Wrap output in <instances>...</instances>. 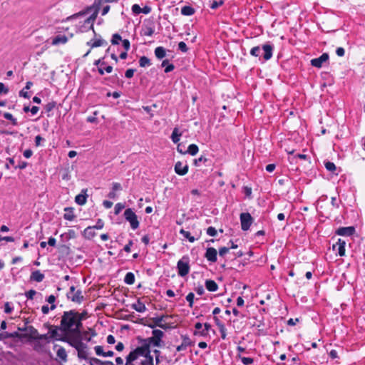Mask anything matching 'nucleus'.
<instances>
[{
	"mask_svg": "<svg viewBox=\"0 0 365 365\" xmlns=\"http://www.w3.org/2000/svg\"><path fill=\"white\" fill-rule=\"evenodd\" d=\"M76 311L75 309L63 312L60 324L61 328L66 331V334L69 333L71 329L76 324Z\"/></svg>",
	"mask_w": 365,
	"mask_h": 365,
	"instance_id": "f257e3e1",
	"label": "nucleus"
},
{
	"mask_svg": "<svg viewBox=\"0 0 365 365\" xmlns=\"http://www.w3.org/2000/svg\"><path fill=\"white\" fill-rule=\"evenodd\" d=\"M44 326L48 329V334L52 341H60L63 342V337H66V331L61 328V325H51L44 324Z\"/></svg>",
	"mask_w": 365,
	"mask_h": 365,
	"instance_id": "f03ea898",
	"label": "nucleus"
},
{
	"mask_svg": "<svg viewBox=\"0 0 365 365\" xmlns=\"http://www.w3.org/2000/svg\"><path fill=\"white\" fill-rule=\"evenodd\" d=\"M190 258L188 256H183L177 263L178 273L180 277L186 276L190 272Z\"/></svg>",
	"mask_w": 365,
	"mask_h": 365,
	"instance_id": "7ed1b4c3",
	"label": "nucleus"
},
{
	"mask_svg": "<svg viewBox=\"0 0 365 365\" xmlns=\"http://www.w3.org/2000/svg\"><path fill=\"white\" fill-rule=\"evenodd\" d=\"M124 217L126 221L130 223V227L133 230H136L139 227L140 222L138 217L132 208H127L124 212Z\"/></svg>",
	"mask_w": 365,
	"mask_h": 365,
	"instance_id": "20e7f679",
	"label": "nucleus"
},
{
	"mask_svg": "<svg viewBox=\"0 0 365 365\" xmlns=\"http://www.w3.org/2000/svg\"><path fill=\"white\" fill-rule=\"evenodd\" d=\"M83 334L66 333V337H63V342L68 344L71 346L76 349L77 346L83 341Z\"/></svg>",
	"mask_w": 365,
	"mask_h": 365,
	"instance_id": "39448f33",
	"label": "nucleus"
},
{
	"mask_svg": "<svg viewBox=\"0 0 365 365\" xmlns=\"http://www.w3.org/2000/svg\"><path fill=\"white\" fill-rule=\"evenodd\" d=\"M241 228L243 231H247L250 229L253 222V218L249 212H242L240 215Z\"/></svg>",
	"mask_w": 365,
	"mask_h": 365,
	"instance_id": "423d86ee",
	"label": "nucleus"
},
{
	"mask_svg": "<svg viewBox=\"0 0 365 365\" xmlns=\"http://www.w3.org/2000/svg\"><path fill=\"white\" fill-rule=\"evenodd\" d=\"M170 316L168 315H161L160 317H153L150 319L152 321V323H143L141 322L144 326H147L151 329H154L155 327H160V326L163 324V322L165 321V319L169 318Z\"/></svg>",
	"mask_w": 365,
	"mask_h": 365,
	"instance_id": "0eeeda50",
	"label": "nucleus"
},
{
	"mask_svg": "<svg viewBox=\"0 0 365 365\" xmlns=\"http://www.w3.org/2000/svg\"><path fill=\"white\" fill-rule=\"evenodd\" d=\"M329 54L324 53L319 57L312 59L311 65L316 68H321L322 64L329 60Z\"/></svg>",
	"mask_w": 365,
	"mask_h": 365,
	"instance_id": "6e6552de",
	"label": "nucleus"
},
{
	"mask_svg": "<svg viewBox=\"0 0 365 365\" xmlns=\"http://www.w3.org/2000/svg\"><path fill=\"white\" fill-rule=\"evenodd\" d=\"M136 339L138 343H144L145 345H148V349H150L151 346L156 347V345L159 343V340L153 336L144 339L140 336H138Z\"/></svg>",
	"mask_w": 365,
	"mask_h": 365,
	"instance_id": "1a4fd4ad",
	"label": "nucleus"
},
{
	"mask_svg": "<svg viewBox=\"0 0 365 365\" xmlns=\"http://www.w3.org/2000/svg\"><path fill=\"white\" fill-rule=\"evenodd\" d=\"M262 49L263 50V58L264 61H268L272 57L274 46L269 43H267L262 46Z\"/></svg>",
	"mask_w": 365,
	"mask_h": 365,
	"instance_id": "9d476101",
	"label": "nucleus"
},
{
	"mask_svg": "<svg viewBox=\"0 0 365 365\" xmlns=\"http://www.w3.org/2000/svg\"><path fill=\"white\" fill-rule=\"evenodd\" d=\"M205 257L210 262H215L217 260V252L214 247H207L205 253Z\"/></svg>",
	"mask_w": 365,
	"mask_h": 365,
	"instance_id": "9b49d317",
	"label": "nucleus"
},
{
	"mask_svg": "<svg viewBox=\"0 0 365 365\" xmlns=\"http://www.w3.org/2000/svg\"><path fill=\"white\" fill-rule=\"evenodd\" d=\"M67 299L77 304H81L85 299L84 296L82 294L81 289H77L71 296L67 295Z\"/></svg>",
	"mask_w": 365,
	"mask_h": 365,
	"instance_id": "f8f14e48",
	"label": "nucleus"
},
{
	"mask_svg": "<svg viewBox=\"0 0 365 365\" xmlns=\"http://www.w3.org/2000/svg\"><path fill=\"white\" fill-rule=\"evenodd\" d=\"M354 232L355 227L353 226L341 227L336 231V234L340 236H351Z\"/></svg>",
	"mask_w": 365,
	"mask_h": 365,
	"instance_id": "ddd939ff",
	"label": "nucleus"
},
{
	"mask_svg": "<svg viewBox=\"0 0 365 365\" xmlns=\"http://www.w3.org/2000/svg\"><path fill=\"white\" fill-rule=\"evenodd\" d=\"M27 332L24 334V335H26V338L28 339L29 341H32L33 340H36V336L38 334V330L34 328L33 326H28Z\"/></svg>",
	"mask_w": 365,
	"mask_h": 365,
	"instance_id": "4468645a",
	"label": "nucleus"
},
{
	"mask_svg": "<svg viewBox=\"0 0 365 365\" xmlns=\"http://www.w3.org/2000/svg\"><path fill=\"white\" fill-rule=\"evenodd\" d=\"M175 172L179 175H185L188 172V165H185L180 161H178L175 165Z\"/></svg>",
	"mask_w": 365,
	"mask_h": 365,
	"instance_id": "2eb2a0df",
	"label": "nucleus"
},
{
	"mask_svg": "<svg viewBox=\"0 0 365 365\" xmlns=\"http://www.w3.org/2000/svg\"><path fill=\"white\" fill-rule=\"evenodd\" d=\"M141 346H138L135 349L138 356H145L148 353H151L150 349H148V345H145L144 343H140Z\"/></svg>",
	"mask_w": 365,
	"mask_h": 365,
	"instance_id": "dca6fc26",
	"label": "nucleus"
},
{
	"mask_svg": "<svg viewBox=\"0 0 365 365\" xmlns=\"http://www.w3.org/2000/svg\"><path fill=\"white\" fill-rule=\"evenodd\" d=\"M87 190L83 189L81 192L76 196L75 202L79 205H83L86 202L88 195L86 194Z\"/></svg>",
	"mask_w": 365,
	"mask_h": 365,
	"instance_id": "f3484780",
	"label": "nucleus"
},
{
	"mask_svg": "<svg viewBox=\"0 0 365 365\" xmlns=\"http://www.w3.org/2000/svg\"><path fill=\"white\" fill-rule=\"evenodd\" d=\"M56 347H58L56 351L57 356L61 359V361L66 362L68 359V355L66 349L63 346L55 344L53 346V349H56Z\"/></svg>",
	"mask_w": 365,
	"mask_h": 365,
	"instance_id": "a211bd4d",
	"label": "nucleus"
},
{
	"mask_svg": "<svg viewBox=\"0 0 365 365\" xmlns=\"http://www.w3.org/2000/svg\"><path fill=\"white\" fill-rule=\"evenodd\" d=\"M345 241L341 239H339L336 244L333 245V249L335 250V247L338 246V255L340 257H343L345 255Z\"/></svg>",
	"mask_w": 365,
	"mask_h": 365,
	"instance_id": "6ab92c4d",
	"label": "nucleus"
},
{
	"mask_svg": "<svg viewBox=\"0 0 365 365\" xmlns=\"http://www.w3.org/2000/svg\"><path fill=\"white\" fill-rule=\"evenodd\" d=\"M82 320L78 319L76 321V324H74L73 327L69 331V333L71 334H83L82 332V328H83V323Z\"/></svg>",
	"mask_w": 365,
	"mask_h": 365,
	"instance_id": "aec40b11",
	"label": "nucleus"
},
{
	"mask_svg": "<svg viewBox=\"0 0 365 365\" xmlns=\"http://www.w3.org/2000/svg\"><path fill=\"white\" fill-rule=\"evenodd\" d=\"M68 38L65 35H58L52 39V45L64 44L68 41Z\"/></svg>",
	"mask_w": 365,
	"mask_h": 365,
	"instance_id": "412c9836",
	"label": "nucleus"
},
{
	"mask_svg": "<svg viewBox=\"0 0 365 365\" xmlns=\"http://www.w3.org/2000/svg\"><path fill=\"white\" fill-rule=\"evenodd\" d=\"M44 279V274L41 273L39 270L34 271L30 277V279L31 281H35L37 282H41Z\"/></svg>",
	"mask_w": 365,
	"mask_h": 365,
	"instance_id": "4be33fe9",
	"label": "nucleus"
},
{
	"mask_svg": "<svg viewBox=\"0 0 365 365\" xmlns=\"http://www.w3.org/2000/svg\"><path fill=\"white\" fill-rule=\"evenodd\" d=\"M205 284L206 289L210 292H215L218 289L217 284L212 279H207Z\"/></svg>",
	"mask_w": 365,
	"mask_h": 365,
	"instance_id": "5701e85b",
	"label": "nucleus"
},
{
	"mask_svg": "<svg viewBox=\"0 0 365 365\" xmlns=\"http://www.w3.org/2000/svg\"><path fill=\"white\" fill-rule=\"evenodd\" d=\"M64 211L66 212L63 215V218L66 220L72 221L76 217V215L73 214V208L71 207H67L64 208Z\"/></svg>",
	"mask_w": 365,
	"mask_h": 365,
	"instance_id": "b1692460",
	"label": "nucleus"
},
{
	"mask_svg": "<svg viewBox=\"0 0 365 365\" xmlns=\"http://www.w3.org/2000/svg\"><path fill=\"white\" fill-rule=\"evenodd\" d=\"M131 307L133 309H135L136 312H140V313L144 312L146 310L145 305L143 302H141L140 299H138L137 304H133L131 305Z\"/></svg>",
	"mask_w": 365,
	"mask_h": 365,
	"instance_id": "393cba45",
	"label": "nucleus"
},
{
	"mask_svg": "<svg viewBox=\"0 0 365 365\" xmlns=\"http://www.w3.org/2000/svg\"><path fill=\"white\" fill-rule=\"evenodd\" d=\"M195 9L189 5L184 6L181 9V14L183 16H192L195 14Z\"/></svg>",
	"mask_w": 365,
	"mask_h": 365,
	"instance_id": "a878e982",
	"label": "nucleus"
},
{
	"mask_svg": "<svg viewBox=\"0 0 365 365\" xmlns=\"http://www.w3.org/2000/svg\"><path fill=\"white\" fill-rule=\"evenodd\" d=\"M138 358V356L136 351H135V349H133V351H131L129 353V354L125 358V359H126V363H125L126 365H128V364L133 363Z\"/></svg>",
	"mask_w": 365,
	"mask_h": 365,
	"instance_id": "bb28decb",
	"label": "nucleus"
},
{
	"mask_svg": "<svg viewBox=\"0 0 365 365\" xmlns=\"http://www.w3.org/2000/svg\"><path fill=\"white\" fill-rule=\"evenodd\" d=\"M83 235L86 238L91 240L92 239L95 235L96 232L94 231L93 227H88L86 228L83 231Z\"/></svg>",
	"mask_w": 365,
	"mask_h": 365,
	"instance_id": "cd10ccee",
	"label": "nucleus"
},
{
	"mask_svg": "<svg viewBox=\"0 0 365 365\" xmlns=\"http://www.w3.org/2000/svg\"><path fill=\"white\" fill-rule=\"evenodd\" d=\"M155 55L158 59L163 58L166 55L165 48L162 46H158L155 49Z\"/></svg>",
	"mask_w": 365,
	"mask_h": 365,
	"instance_id": "c85d7f7f",
	"label": "nucleus"
},
{
	"mask_svg": "<svg viewBox=\"0 0 365 365\" xmlns=\"http://www.w3.org/2000/svg\"><path fill=\"white\" fill-rule=\"evenodd\" d=\"M106 44L107 42L101 38L96 40L93 43H91V41L87 42V45L90 46L91 48L99 47Z\"/></svg>",
	"mask_w": 365,
	"mask_h": 365,
	"instance_id": "c756f323",
	"label": "nucleus"
},
{
	"mask_svg": "<svg viewBox=\"0 0 365 365\" xmlns=\"http://www.w3.org/2000/svg\"><path fill=\"white\" fill-rule=\"evenodd\" d=\"M181 133H179L178 128H175L171 135V139L174 143H178L180 141Z\"/></svg>",
	"mask_w": 365,
	"mask_h": 365,
	"instance_id": "7c9ffc66",
	"label": "nucleus"
},
{
	"mask_svg": "<svg viewBox=\"0 0 365 365\" xmlns=\"http://www.w3.org/2000/svg\"><path fill=\"white\" fill-rule=\"evenodd\" d=\"M124 282L125 284L131 285L135 282V275L133 272H128L124 278Z\"/></svg>",
	"mask_w": 365,
	"mask_h": 365,
	"instance_id": "2f4dec72",
	"label": "nucleus"
},
{
	"mask_svg": "<svg viewBox=\"0 0 365 365\" xmlns=\"http://www.w3.org/2000/svg\"><path fill=\"white\" fill-rule=\"evenodd\" d=\"M199 150L198 146L195 144H191L188 146L186 150V153H189L191 155H195Z\"/></svg>",
	"mask_w": 365,
	"mask_h": 365,
	"instance_id": "473e14b6",
	"label": "nucleus"
},
{
	"mask_svg": "<svg viewBox=\"0 0 365 365\" xmlns=\"http://www.w3.org/2000/svg\"><path fill=\"white\" fill-rule=\"evenodd\" d=\"M150 64V60L148 57L143 56L140 58L139 65L140 67L149 66Z\"/></svg>",
	"mask_w": 365,
	"mask_h": 365,
	"instance_id": "72a5a7b5",
	"label": "nucleus"
},
{
	"mask_svg": "<svg viewBox=\"0 0 365 365\" xmlns=\"http://www.w3.org/2000/svg\"><path fill=\"white\" fill-rule=\"evenodd\" d=\"M144 357L145 359L141 361V365H153V357L150 353H148Z\"/></svg>",
	"mask_w": 365,
	"mask_h": 365,
	"instance_id": "f704fd0d",
	"label": "nucleus"
},
{
	"mask_svg": "<svg viewBox=\"0 0 365 365\" xmlns=\"http://www.w3.org/2000/svg\"><path fill=\"white\" fill-rule=\"evenodd\" d=\"M180 233L185 238H187L190 242H194L195 241V238L193 236H191L190 233L188 231H185L183 229L180 230Z\"/></svg>",
	"mask_w": 365,
	"mask_h": 365,
	"instance_id": "c9c22d12",
	"label": "nucleus"
},
{
	"mask_svg": "<svg viewBox=\"0 0 365 365\" xmlns=\"http://www.w3.org/2000/svg\"><path fill=\"white\" fill-rule=\"evenodd\" d=\"M4 118H6V120H9L11 121V124L13 125H18V122H17V120L16 118H15L12 114H11L10 113H4Z\"/></svg>",
	"mask_w": 365,
	"mask_h": 365,
	"instance_id": "e433bc0d",
	"label": "nucleus"
},
{
	"mask_svg": "<svg viewBox=\"0 0 365 365\" xmlns=\"http://www.w3.org/2000/svg\"><path fill=\"white\" fill-rule=\"evenodd\" d=\"M56 101H51L49 103H48L47 104H46L44 106V110H45V112L48 113L49 112H51L54 108H56Z\"/></svg>",
	"mask_w": 365,
	"mask_h": 365,
	"instance_id": "4c0bfd02",
	"label": "nucleus"
},
{
	"mask_svg": "<svg viewBox=\"0 0 365 365\" xmlns=\"http://www.w3.org/2000/svg\"><path fill=\"white\" fill-rule=\"evenodd\" d=\"M153 336L158 340H160L164 336V332L160 329H153L152 331Z\"/></svg>",
	"mask_w": 365,
	"mask_h": 365,
	"instance_id": "58836bf2",
	"label": "nucleus"
},
{
	"mask_svg": "<svg viewBox=\"0 0 365 365\" xmlns=\"http://www.w3.org/2000/svg\"><path fill=\"white\" fill-rule=\"evenodd\" d=\"M324 166L327 170L332 172V173H334L336 170V167L335 164L330 161L325 162Z\"/></svg>",
	"mask_w": 365,
	"mask_h": 365,
	"instance_id": "ea45409f",
	"label": "nucleus"
},
{
	"mask_svg": "<svg viewBox=\"0 0 365 365\" xmlns=\"http://www.w3.org/2000/svg\"><path fill=\"white\" fill-rule=\"evenodd\" d=\"M34 350H35L37 352H41L43 351V344L40 341V340H34Z\"/></svg>",
	"mask_w": 365,
	"mask_h": 365,
	"instance_id": "a19ab883",
	"label": "nucleus"
},
{
	"mask_svg": "<svg viewBox=\"0 0 365 365\" xmlns=\"http://www.w3.org/2000/svg\"><path fill=\"white\" fill-rule=\"evenodd\" d=\"M261 48L259 46H255L250 50V54L253 56L258 57L261 54Z\"/></svg>",
	"mask_w": 365,
	"mask_h": 365,
	"instance_id": "79ce46f5",
	"label": "nucleus"
},
{
	"mask_svg": "<svg viewBox=\"0 0 365 365\" xmlns=\"http://www.w3.org/2000/svg\"><path fill=\"white\" fill-rule=\"evenodd\" d=\"M26 335H24V334H21L19 331H14L12 333H9V338H18L19 339H26Z\"/></svg>",
	"mask_w": 365,
	"mask_h": 365,
	"instance_id": "37998d69",
	"label": "nucleus"
},
{
	"mask_svg": "<svg viewBox=\"0 0 365 365\" xmlns=\"http://www.w3.org/2000/svg\"><path fill=\"white\" fill-rule=\"evenodd\" d=\"M122 41V38L120 34H114L112 36L111 39V43L113 45H118L119 44V41Z\"/></svg>",
	"mask_w": 365,
	"mask_h": 365,
	"instance_id": "c03bdc74",
	"label": "nucleus"
},
{
	"mask_svg": "<svg viewBox=\"0 0 365 365\" xmlns=\"http://www.w3.org/2000/svg\"><path fill=\"white\" fill-rule=\"evenodd\" d=\"M154 238V232L151 233V234H148V235H144L142 239H141V241L145 244V245H148L149 242H150V240L151 239H153Z\"/></svg>",
	"mask_w": 365,
	"mask_h": 365,
	"instance_id": "a18cd8bd",
	"label": "nucleus"
},
{
	"mask_svg": "<svg viewBox=\"0 0 365 365\" xmlns=\"http://www.w3.org/2000/svg\"><path fill=\"white\" fill-rule=\"evenodd\" d=\"M92 8L91 7H88L87 8V9L86 11H80L78 13H76L71 16H69L68 18V19H76V18H78L79 16H84L86 15Z\"/></svg>",
	"mask_w": 365,
	"mask_h": 365,
	"instance_id": "49530a36",
	"label": "nucleus"
},
{
	"mask_svg": "<svg viewBox=\"0 0 365 365\" xmlns=\"http://www.w3.org/2000/svg\"><path fill=\"white\" fill-rule=\"evenodd\" d=\"M36 339V340H40V341L45 340V341H46L47 343H49L51 341L48 333L44 334H38Z\"/></svg>",
	"mask_w": 365,
	"mask_h": 365,
	"instance_id": "de8ad7c7",
	"label": "nucleus"
},
{
	"mask_svg": "<svg viewBox=\"0 0 365 365\" xmlns=\"http://www.w3.org/2000/svg\"><path fill=\"white\" fill-rule=\"evenodd\" d=\"M208 159L205 158V156L201 155L200 158L194 160V165L196 166H199L200 163H205Z\"/></svg>",
	"mask_w": 365,
	"mask_h": 365,
	"instance_id": "09e8293b",
	"label": "nucleus"
},
{
	"mask_svg": "<svg viewBox=\"0 0 365 365\" xmlns=\"http://www.w3.org/2000/svg\"><path fill=\"white\" fill-rule=\"evenodd\" d=\"M124 208H125V204H123L120 202L117 203L114 207V214L118 215L122 211V210Z\"/></svg>",
	"mask_w": 365,
	"mask_h": 365,
	"instance_id": "8fccbe9b",
	"label": "nucleus"
},
{
	"mask_svg": "<svg viewBox=\"0 0 365 365\" xmlns=\"http://www.w3.org/2000/svg\"><path fill=\"white\" fill-rule=\"evenodd\" d=\"M59 250L65 255H68L70 254V247L66 245H62L59 247Z\"/></svg>",
	"mask_w": 365,
	"mask_h": 365,
	"instance_id": "3c124183",
	"label": "nucleus"
},
{
	"mask_svg": "<svg viewBox=\"0 0 365 365\" xmlns=\"http://www.w3.org/2000/svg\"><path fill=\"white\" fill-rule=\"evenodd\" d=\"M182 343L187 347L194 345V342L187 336H182Z\"/></svg>",
	"mask_w": 365,
	"mask_h": 365,
	"instance_id": "603ef678",
	"label": "nucleus"
},
{
	"mask_svg": "<svg viewBox=\"0 0 365 365\" xmlns=\"http://www.w3.org/2000/svg\"><path fill=\"white\" fill-rule=\"evenodd\" d=\"M241 359V361L245 365H250L254 362V359L250 357H241L240 355L239 356Z\"/></svg>",
	"mask_w": 365,
	"mask_h": 365,
	"instance_id": "864d4df0",
	"label": "nucleus"
},
{
	"mask_svg": "<svg viewBox=\"0 0 365 365\" xmlns=\"http://www.w3.org/2000/svg\"><path fill=\"white\" fill-rule=\"evenodd\" d=\"M154 34V29L151 26H146L145 30L143 33H141L142 35L151 36Z\"/></svg>",
	"mask_w": 365,
	"mask_h": 365,
	"instance_id": "5fc2aeb1",
	"label": "nucleus"
},
{
	"mask_svg": "<svg viewBox=\"0 0 365 365\" xmlns=\"http://www.w3.org/2000/svg\"><path fill=\"white\" fill-rule=\"evenodd\" d=\"M195 295L192 292H190L186 296V300L189 302V307H192Z\"/></svg>",
	"mask_w": 365,
	"mask_h": 365,
	"instance_id": "6e6d98bb",
	"label": "nucleus"
},
{
	"mask_svg": "<svg viewBox=\"0 0 365 365\" xmlns=\"http://www.w3.org/2000/svg\"><path fill=\"white\" fill-rule=\"evenodd\" d=\"M224 4V1L223 0H220L219 1H214L211 5H210V8L212 9H217L219 6H222V4Z\"/></svg>",
	"mask_w": 365,
	"mask_h": 365,
	"instance_id": "4d7b16f0",
	"label": "nucleus"
},
{
	"mask_svg": "<svg viewBox=\"0 0 365 365\" xmlns=\"http://www.w3.org/2000/svg\"><path fill=\"white\" fill-rule=\"evenodd\" d=\"M207 234L210 236H212V237H215L217 233V230L214 227H209L207 229Z\"/></svg>",
	"mask_w": 365,
	"mask_h": 365,
	"instance_id": "13d9d810",
	"label": "nucleus"
},
{
	"mask_svg": "<svg viewBox=\"0 0 365 365\" xmlns=\"http://www.w3.org/2000/svg\"><path fill=\"white\" fill-rule=\"evenodd\" d=\"M135 71V69H134V68L127 69L125 71V77L126 78H133Z\"/></svg>",
	"mask_w": 365,
	"mask_h": 365,
	"instance_id": "bf43d9fd",
	"label": "nucleus"
},
{
	"mask_svg": "<svg viewBox=\"0 0 365 365\" xmlns=\"http://www.w3.org/2000/svg\"><path fill=\"white\" fill-rule=\"evenodd\" d=\"M94 350L96 351V355L98 356H104L105 351H103V349L101 346H96L94 347Z\"/></svg>",
	"mask_w": 365,
	"mask_h": 365,
	"instance_id": "052dcab7",
	"label": "nucleus"
},
{
	"mask_svg": "<svg viewBox=\"0 0 365 365\" xmlns=\"http://www.w3.org/2000/svg\"><path fill=\"white\" fill-rule=\"evenodd\" d=\"M255 319L257 321V323H255L253 324L254 327H261L264 325L263 317H260V319H258L257 317H255Z\"/></svg>",
	"mask_w": 365,
	"mask_h": 365,
	"instance_id": "680f3d73",
	"label": "nucleus"
},
{
	"mask_svg": "<svg viewBox=\"0 0 365 365\" xmlns=\"http://www.w3.org/2000/svg\"><path fill=\"white\" fill-rule=\"evenodd\" d=\"M178 48L179 50H180L182 52H187L188 51V48L186 45V43L183 41H180L179 43H178Z\"/></svg>",
	"mask_w": 365,
	"mask_h": 365,
	"instance_id": "e2e57ef3",
	"label": "nucleus"
},
{
	"mask_svg": "<svg viewBox=\"0 0 365 365\" xmlns=\"http://www.w3.org/2000/svg\"><path fill=\"white\" fill-rule=\"evenodd\" d=\"M36 294V291L34 289H30L25 293V295L28 299H33L34 297Z\"/></svg>",
	"mask_w": 365,
	"mask_h": 365,
	"instance_id": "0e129e2a",
	"label": "nucleus"
},
{
	"mask_svg": "<svg viewBox=\"0 0 365 365\" xmlns=\"http://www.w3.org/2000/svg\"><path fill=\"white\" fill-rule=\"evenodd\" d=\"M78 357L79 359H85V360H88V354H87V352H86V350L85 351H82L78 350Z\"/></svg>",
	"mask_w": 365,
	"mask_h": 365,
	"instance_id": "69168bd1",
	"label": "nucleus"
},
{
	"mask_svg": "<svg viewBox=\"0 0 365 365\" xmlns=\"http://www.w3.org/2000/svg\"><path fill=\"white\" fill-rule=\"evenodd\" d=\"M142 8L138 4H134L132 6V11L135 14H139L141 13Z\"/></svg>",
	"mask_w": 365,
	"mask_h": 365,
	"instance_id": "338daca9",
	"label": "nucleus"
},
{
	"mask_svg": "<svg viewBox=\"0 0 365 365\" xmlns=\"http://www.w3.org/2000/svg\"><path fill=\"white\" fill-rule=\"evenodd\" d=\"M230 250L229 247H222L219 249V255L220 257L225 256Z\"/></svg>",
	"mask_w": 365,
	"mask_h": 365,
	"instance_id": "774afa93",
	"label": "nucleus"
}]
</instances>
